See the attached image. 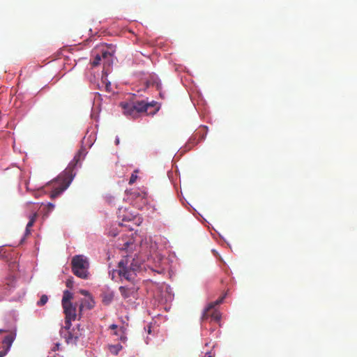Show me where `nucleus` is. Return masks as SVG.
Returning a JSON list of instances; mask_svg holds the SVG:
<instances>
[{
  "label": "nucleus",
  "instance_id": "nucleus-1",
  "mask_svg": "<svg viewBox=\"0 0 357 357\" xmlns=\"http://www.w3.org/2000/svg\"><path fill=\"white\" fill-rule=\"evenodd\" d=\"M82 156V152L79 151L74 157L73 161L68 167L58 176V177L52 181L49 185H51L53 190L50 194V197L54 199L63 192L70 185L75 174L73 173L74 167L79 163Z\"/></svg>",
  "mask_w": 357,
  "mask_h": 357
},
{
  "label": "nucleus",
  "instance_id": "nucleus-2",
  "mask_svg": "<svg viewBox=\"0 0 357 357\" xmlns=\"http://www.w3.org/2000/svg\"><path fill=\"white\" fill-rule=\"evenodd\" d=\"M118 274L121 280L125 279L128 282H133L137 275V271L139 269L140 265L135 259L130 260L126 257L119 262Z\"/></svg>",
  "mask_w": 357,
  "mask_h": 357
},
{
  "label": "nucleus",
  "instance_id": "nucleus-3",
  "mask_svg": "<svg viewBox=\"0 0 357 357\" xmlns=\"http://www.w3.org/2000/svg\"><path fill=\"white\" fill-rule=\"evenodd\" d=\"M121 105L124 114L135 117L139 113L147 112L148 108L152 107L153 104L142 100L132 102H121Z\"/></svg>",
  "mask_w": 357,
  "mask_h": 357
},
{
  "label": "nucleus",
  "instance_id": "nucleus-4",
  "mask_svg": "<svg viewBox=\"0 0 357 357\" xmlns=\"http://www.w3.org/2000/svg\"><path fill=\"white\" fill-rule=\"evenodd\" d=\"M72 271L77 277L86 279L88 277L89 261L82 255L75 256L71 261Z\"/></svg>",
  "mask_w": 357,
  "mask_h": 357
},
{
  "label": "nucleus",
  "instance_id": "nucleus-5",
  "mask_svg": "<svg viewBox=\"0 0 357 357\" xmlns=\"http://www.w3.org/2000/svg\"><path fill=\"white\" fill-rule=\"evenodd\" d=\"M15 287V279L13 276L6 278L0 284V301H3L5 298Z\"/></svg>",
  "mask_w": 357,
  "mask_h": 357
},
{
  "label": "nucleus",
  "instance_id": "nucleus-6",
  "mask_svg": "<svg viewBox=\"0 0 357 357\" xmlns=\"http://www.w3.org/2000/svg\"><path fill=\"white\" fill-rule=\"evenodd\" d=\"M137 290L138 287L135 285L134 282H131L130 285L121 286L119 287V291L123 298H135Z\"/></svg>",
  "mask_w": 357,
  "mask_h": 357
},
{
  "label": "nucleus",
  "instance_id": "nucleus-7",
  "mask_svg": "<svg viewBox=\"0 0 357 357\" xmlns=\"http://www.w3.org/2000/svg\"><path fill=\"white\" fill-rule=\"evenodd\" d=\"M15 339V333H10L6 335L3 340L4 350L0 351V357L4 356L10 349L14 340Z\"/></svg>",
  "mask_w": 357,
  "mask_h": 357
},
{
  "label": "nucleus",
  "instance_id": "nucleus-8",
  "mask_svg": "<svg viewBox=\"0 0 357 357\" xmlns=\"http://www.w3.org/2000/svg\"><path fill=\"white\" fill-rule=\"evenodd\" d=\"M63 308V312L68 319H75L77 314H76V306L73 303H68L66 305H62Z\"/></svg>",
  "mask_w": 357,
  "mask_h": 357
},
{
  "label": "nucleus",
  "instance_id": "nucleus-9",
  "mask_svg": "<svg viewBox=\"0 0 357 357\" xmlns=\"http://www.w3.org/2000/svg\"><path fill=\"white\" fill-rule=\"evenodd\" d=\"M94 306L95 301L91 296H89V298H86L82 301L79 308V311L82 312L84 308L91 310L93 308Z\"/></svg>",
  "mask_w": 357,
  "mask_h": 357
},
{
  "label": "nucleus",
  "instance_id": "nucleus-10",
  "mask_svg": "<svg viewBox=\"0 0 357 357\" xmlns=\"http://www.w3.org/2000/svg\"><path fill=\"white\" fill-rule=\"evenodd\" d=\"M37 218H38V213L36 212L29 215V222L26 227L25 236H28L31 234V228L34 225Z\"/></svg>",
  "mask_w": 357,
  "mask_h": 357
},
{
  "label": "nucleus",
  "instance_id": "nucleus-11",
  "mask_svg": "<svg viewBox=\"0 0 357 357\" xmlns=\"http://www.w3.org/2000/svg\"><path fill=\"white\" fill-rule=\"evenodd\" d=\"M225 297V296H223L221 298H220L219 299H218L216 301H215L214 303H210L208 305V307L205 309V310L204 311L203 314H202V319H206L208 317L209 311L211 310H213L215 305L220 304L222 302V301L224 300Z\"/></svg>",
  "mask_w": 357,
  "mask_h": 357
},
{
  "label": "nucleus",
  "instance_id": "nucleus-12",
  "mask_svg": "<svg viewBox=\"0 0 357 357\" xmlns=\"http://www.w3.org/2000/svg\"><path fill=\"white\" fill-rule=\"evenodd\" d=\"M208 318H211V321L219 322L221 318V314L220 312L213 308L209 311L208 317L206 319H208Z\"/></svg>",
  "mask_w": 357,
  "mask_h": 357
},
{
  "label": "nucleus",
  "instance_id": "nucleus-13",
  "mask_svg": "<svg viewBox=\"0 0 357 357\" xmlns=\"http://www.w3.org/2000/svg\"><path fill=\"white\" fill-rule=\"evenodd\" d=\"M81 335L82 333L79 332V329L75 333L68 332V335L66 337V341L68 343H75Z\"/></svg>",
  "mask_w": 357,
  "mask_h": 357
},
{
  "label": "nucleus",
  "instance_id": "nucleus-14",
  "mask_svg": "<svg viewBox=\"0 0 357 357\" xmlns=\"http://www.w3.org/2000/svg\"><path fill=\"white\" fill-rule=\"evenodd\" d=\"M73 298V295L68 290H65L63 291V295L61 301L62 305H66L68 303H72L71 300Z\"/></svg>",
  "mask_w": 357,
  "mask_h": 357
},
{
  "label": "nucleus",
  "instance_id": "nucleus-15",
  "mask_svg": "<svg viewBox=\"0 0 357 357\" xmlns=\"http://www.w3.org/2000/svg\"><path fill=\"white\" fill-rule=\"evenodd\" d=\"M122 346L121 344L111 345L109 347V351L114 355H117L119 351L122 349Z\"/></svg>",
  "mask_w": 357,
  "mask_h": 357
},
{
  "label": "nucleus",
  "instance_id": "nucleus-16",
  "mask_svg": "<svg viewBox=\"0 0 357 357\" xmlns=\"http://www.w3.org/2000/svg\"><path fill=\"white\" fill-rule=\"evenodd\" d=\"M48 301V297L47 295H42L40 300L37 302L38 306H43L45 305Z\"/></svg>",
  "mask_w": 357,
  "mask_h": 357
},
{
  "label": "nucleus",
  "instance_id": "nucleus-17",
  "mask_svg": "<svg viewBox=\"0 0 357 357\" xmlns=\"http://www.w3.org/2000/svg\"><path fill=\"white\" fill-rule=\"evenodd\" d=\"M121 335L119 336L120 340L123 342H125L126 341V328L124 327L120 328Z\"/></svg>",
  "mask_w": 357,
  "mask_h": 357
},
{
  "label": "nucleus",
  "instance_id": "nucleus-18",
  "mask_svg": "<svg viewBox=\"0 0 357 357\" xmlns=\"http://www.w3.org/2000/svg\"><path fill=\"white\" fill-rule=\"evenodd\" d=\"M112 299L113 296L112 294H105L102 298V302L107 305L112 301Z\"/></svg>",
  "mask_w": 357,
  "mask_h": 357
},
{
  "label": "nucleus",
  "instance_id": "nucleus-19",
  "mask_svg": "<svg viewBox=\"0 0 357 357\" xmlns=\"http://www.w3.org/2000/svg\"><path fill=\"white\" fill-rule=\"evenodd\" d=\"M100 61H101V56H100V55H96V56H95V58L93 59V60L92 61V62H91V65H92L93 67L98 66L100 64Z\"/></svg>",
  "mask_w": 357,
  "mask_h": 357
},
{
  "label": "nucleus",
  "instance_id": "nucleus-20",
  "mask_svg": "<svg viewBox=\"0 0 357 357\" xmlns=\"http://www.w3.org/2000/svg\"><path fill=\"white\" fill-rule=\"evenodd\" d=\"M136 172H135V173L132 174V175H131V176L130 178V180H129V184L130 185L133 184L136 181V180L137 178V176L135 174Z\"/></svg>",
  "mask_w": 357,
  "mask_h": 357
},
{
  "label": "nucleus",
  "instance_id": "nucleus-21",
  "mask_svg": "<svg viewBox=\"0 0 357 357\" xmlns=\"http://www.w3.org/2000/svg\"><path fill=\"white\" fill-rule=\"evenodd\" d=\"M73 319H68L67 317H65V326L64 328L66 330H69L71 326V321Z\"/></svg>",
  "mask_w": 357,
  "mask_h": 357
},
{
  "label": "nucleus",
  "instance_id": "nucleus-22",
  "mask_svg": "<svg viewBox=\"0 0 357 357\" xmlns=\"http://www.w3.org/2000/svg\"><path fill=\"white\" fill-rule=\"evenodd\" d=\"M46 208H47V214L50 212H51L52 211H53V209L54 208V204H52V203H48L46 206Z\"/></svg>",
  "mask_w": 357,
  "mask_h": 357
},
{
  "label": "nucleus",
  "instance_id": "nucleus-23",
  "mask_svg": "<svg viewBox=\"0 0 357 357\" xmlns=\"http://www.w3.org/2000/svg\"><path fill=\"white\" fill-rule=\"evenodd\" d=\"M80 294L85 296H87V298H89V296H91V294H89V292L86 290H84V289H82L80 290Z\"/></svg>",
  "mask_w": 357,
  "mask_h": 357
},
{
  "label": "nucleus",
  "instance_id": "nucleus-24",
  "mask_svg": "<svg viewBox=\"0 0 357 357\" xmlns=\"http://www.w3.org/2000/svg\"><path fill=\"white\" fill-rule=\"evenodd\" d=\"M66 286L69 288H72L73 287V280L70 279L68 280L66 282Z\"/></svg>",
  "mask_w": 357,
  "mask_h": 357
},
{
  "label": "nucleus",
  "instance_id": "nucleus-25",
  "mask_svg": "<svg viewBox=\"0 0 357 357\" xmlns=\"http://www.w3.org/2000/svg\"><path fill=\"white\" fill-rule=\"evenodd\" d=\"M2 249H0V258L1 259H6L7 257L6 255V253L4 252H2Z\"/></svg>",
  "mask_w": 357,
  "mask_h": 357
},
{
  "label": "nucleus",
  "instance_id": "nucleus-26",
  "mask_svg": "<svg viewBox=\"0 0 357 357\" xmlns=\"http://www.w3.org/2000/svg\"><path fill=\"white\" fill-rule=\"evenodd\" d=\"M109 328L112 329V330H114V331L117 330L118 328V326L116 325V324H112L110 326H109Z\"/></svg>",
  "mask_w": 357,
  "mask_h": 357
},
{
  "label": "nucleus",
  "instance_id": "nucleus-27",
  "mask_svg": "<svg viewBox=\"0 0 357 357\" xmlns=\"http://www.w3.org/2000/svg\"><path fill=\"white\" fill-rule=\"evenodd\" d=\"M109 54V52L105 51L102 53V56H101V58L103 57V58H106L107 57V56Z\"/></svg>",
  "mask_w": 357,
  "mask_h": 357
},
{
  "label": "nucleus",
  "instance_id": "nucleus-28",
  "mask_svg": "<svg viewBox=\"0 0 357 357\" xmlns=\"http://www.w3.org/2000/svg\"><path fill=\"white\" fill-rule=\"evenodd\" d=\"M60 346V344L59 343H56L55 344V345L54 346V347L52 349V351H56L57 349H59V347Z\"/></svg>",
  "mask_w": 357,
  "mask_h": 357
},
{
  "label": "nucleus",
  "instance_id": "nucleus-29",
  "mask_svg": "<svg viewBox=\"0 0 357 357\" xmlns=\"http://www.w3.org/2000/svg\"><path fill=\"white\" fill-rule=\"evenodd\" d=\"M114 335H116V336H120L121 335V331H120V328L119 330H116L114 332Z\"/></svg>",
  "mask_w": 357,
  "mask_h": 357
},
{
  "label": "nucleus",
  "instance_id": "nucleus-30",
  "mask_svg": "<svg viewBox=\"0 0 357 357\" xmlns=\"http://www.w3.org/2000/svg\"><path fill=\"white\" fill-rule=\"evenodd\" d=\"M204 357H212V355L210 352H207L205 354Z\"/></svg>",
  "mask_w": 357,
  "mask_h": 357
},
{
  "label": "nucleus",
  "instance_id": "nucleus-31",
  "mask_svg": "<svg viewBox=\"0 0 357 357\" xmlns=\"http://www.w3.org/2000/svg\"><path fill=\"white\" fill-rule=\"evenodd\" d=\"M115 142H116V144H119V139L116 138Z\"/></svg>",
  "mask_w": 357,
  "mask_h": 357
},
{
  "label": "nucleus",
  "instance_id": "nucleus-32",
  "mask_svg": "<svg viewBox=\"0 0 357 357\" xmlns=\"http://www.w3.org/2000/svg\"><path fill=\"white\" fill-rule=\"evenodd\" d=\"M129 244H130V243H129L128 242L126 243H125V248H126L127 247H128Z\"/></svg>",
  "mask_w": 357,
  "mask_h": 357
},
{
  "label": "nucleus",
  "instance_id": "nucleus-33",
  "mask_svg": "<svg viewBox=\"0 0 357 357\" xmlns=\"http://www.w3.org/2000/svg\"><path fill=\"white\" fill-rule=\"evenodd\" d=\"M110 86V83L106 84V89L108 90L109 86Z\"/></svg>",
  "mask_w": 357,
  "mask_h": 357
},
{
  "label": "nucleus",
  "instance_id": "nucleus-34",
  "mask_svg": "<svg viewBox=\"0 0 357 357\" xmlns=\"http://www.w3.org/2000/svg\"><path fill=\"white\" fill-rule=\"evenodd\" d=\"M4 332H6V331H5V330H3V329H0V333H4Z\"/></svg>",
  "mask_w": 357,
  "mask_h": 357
}]
</instances>
